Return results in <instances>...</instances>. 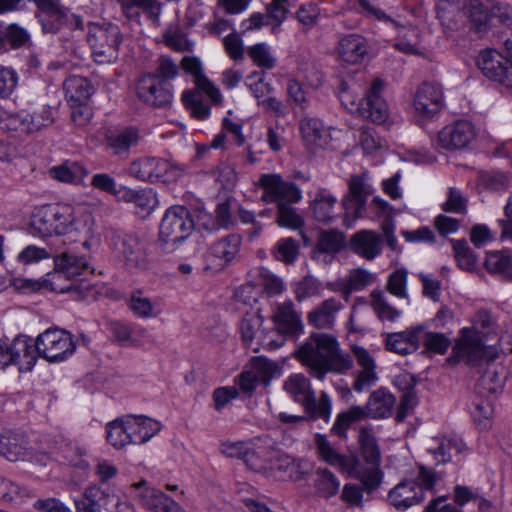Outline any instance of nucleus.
<instances>
[{
  "mask_svg": "<svg viewBox=\"0 0 512 512\" xmlns=\"http://www.w3.org/2000/svg\"><path fill=\"white\" fill-rule=\"evenodd\" d=\"M2 29L5 37L6 46L9 45L11 49H18L24 47L30 42V35L26 29L18 24L12 23L5 25L2 23Z\"/></svg>",
  "mask_w": 512,
  "mask_h": 512,
  "instance_id": "obj_52",
  "label": "nucleus"
},
{
  "mask_svg": "<svg viewBox=\"0 0 512 512\" xmlns=\"http://www.w3.org/2000/svg\"><path fill=\"white\" fill-rule=\"evenodd\" d=\"M87 40L97 63L106 64L118 59L122 33L117 25L112 23L93 25Z\"/></svg>",
  "mask_w": 512,
  "mask_h": 512,
  "instance_id": "obj_7",
  "label": "nucleus"
},
{
  "mask_svg": "<svg viewBox=\"0 0 512 512\" xmlns=\"http://www.w3.org/2000/svg\"><path fill=\"white\" fill-rule=\"evenodd\" d=\"M352 352L359 367L354 373L352 388L354 391L361 393L377 383L379 379L377 365L374 358L365 348L354 345Z\"/></svg>",
  "mask_w": 512,
  "mask_h": 512,
  "instance_id": "obj_18",
  "label": "nucleus"
},
{
  "mask_svg": "<svg viewBox=\"0 0 512 512\" xmlns=\"http://www.w3.org/2000/svg\"><path fill=\"white\" fill-rule=\"evenodd\" d=\"M344 308L336 298H329L315 306L307 316L309 325L318 329H330L334 326L336 315Z\"/></svg>",
  "mask_w": 512,
  "mask_h": 512,
  "instance_id": "obj_26",
  "label": "nucleus"
},
{
  "mask_svg": "<svg viewBox=\"0 0 512 512\" xmlns=\"http://www.w3.org/2000/svg\"><path fill=\"white\" fill-rule=\"evenodd\" d=\"M424 499L423 488L415 480H403L388 494V500L398 510H405Z\"/></svg>",
  "mask_w": 512,
  "mask_h": 512,
  "instance_id": "obj_24",
  "label": "nucleus"
},
{
  "mask_svg": "<svg viewBox=\"0 0 512 512\" xmlns=\"http://www.w3.org/2000/svg\"><path fill=\"white\" fill-rule=\"evenodd\" d=\"M121 10L129 20L140 23V12L143 11L154 23L158 21L161 4L158 0H118Z\"/></svg>",
  "mask_w": 512,
  "mask_h": 512,
  "instance_id": "obj_30",
  "label": "nucleus"
},
{
  "mask_svg": "<svg viewBox=\"0 0 512 512\" xmlns=\"http://www.w3.org/2000/svg\"><path fill=\"white\" fill-rule=\"evenodd\" d=\"M371 306L381 320L395 321L400 316V311L391 306L380 290L371 292Z\"/></svg>",
  "mask_w": 512,
  "mask_h": 512,
  "instance_id": "obj_47",
  "label": "nucleus"
},
{
  "mask_svg": "<svg viewBox=\"0 0 512 512\" xmlns=\"http://www.w3.org/2000/svg\"><path fill=\"white\" fill-rule=\"evenodd\" d=\"M115 495L99 485H90L85 489L83 497L75 500L76 512H102L108 505L116 502Z\"/></svg>",
  "mask_w": 512,
  "mask_h": 512,
  "instance_id": "obj_25",
  "label": "nucleus"
},
{
  "mask_svg": "<svg viewBox=\"0 0 512 512\" xmlns=\"http://www.w3.org/2000/svg\"><path fill=\"white\" fill-rule=\"evenodd\" d=\"M63 86L67 100L75 104L86 103L94 92L89 80L77 75L68 77Z\"/></svg>",
  "mask_w": 512,
  "mask_h": 512,
  "instance_id": "obj_38",
  "label": "nucleus"
},
{
  "mask_svg": "<svg viewBox=\"0 0 512 512\" xmlns=\"http://www.w3.org/2000/svg\"><path fill=\"white\" fill-rule=\"evenodd\" d=\"M270 469L287 474L293 481H299L304 475L302 461L295 460L285 453L277 452L270 460Z\"/></svg>",
  "mask_w": 512,
  "mask_h": 512,
  "instance_id": "obj_40",
  "label": "nucleus"
},
{
  "mask_svg": "<svg viewBox=\"0 0 512 512\" xmlns=\"http://www.w3.org/2000/svg\"><path fill=\"white\" fill-rule=\"evenodd\" d=\"M181 65L186 73L195 77V84L198 90L205 93L213 103H221L222 95L219 89L203 75L201 62L197 58L185 56L181 61Z\"/></svg>",
  "mask_w": 512,
  "mask_h": 512,
  "instance_id": "obj_28",
  "label": "nucleus"
},
{
  "mask_svg": "<svg viewBox=\"0 0 512 512\" xmlns=\"http://www.w3.org/2000/svg\"><path fill=\"white\" fill-rule=\"evenodd\" d=\"M408 272L405 269L393 271L387 279V291L399 299L409 300L407 292Z\"/></svg>",
  "mask_w": 512,
  "mask_h": 512,
  "instance_id": "obj_53",
  "label": "nucleus"
},
{
  "mask_svg": "<svg viewBox=\"0 0 512 512\" xmlns=\"http://www.w3.org/2000/svg\"><path fill=\"white\" fill-rule=\"evenodd\" d=\"M467 14L472 28L478 32H484L490 21V14L478 0H470L467 5Z\"/></svg>",
  "mask_w": 512,
  "mask_h": 512,
  "instance_id": "obj_49",
  "label": "nucleus"
},
{
  "mask_svg": "<svg viewBox=\"0 0 512 512\" xmlns=\"http://www.w3.org/2000/svg\"><path fill=\"white\" fill-rule=\"evenodd\" d=\"M300 132L308 145H321L322 139L326 134L322 122L317 118L309 116L301 119Z\"/></svg>",
  "mask_w": 512,
  "mask_h": 512,
  "instance_id": "obj_46",
  "label": "nucleus"
},
{
  "mask_svg": "<svg viewBox=\"0 0 512 512\" xmlns=\"http://www.w3.org/2000/svg\"><path fill=\"white\" fill-rule=\"evenodd\" d=\"M314 487L319 496L331 498L339 492L340 481L328 468L320 467L315 471Z\"/></svg>",
  "mask_w": 512,
  "mask_h": 512,
  "instance_id": "obj_42",
  "label": "nucleus"
},
{
  "mask_svg": "<svg viewBox=\"0 0 512 512\" xmlns=\"http://www.w3.org/2000/svg\"><path fill=\"white\" fill-rule=\"evenodd\" d=\"M493 321L491 314L487 310H481L474 317V328H463L460 337L452 348V354L448 361L452 364L460 361L466 362L470 366H477L484 359L486 347L482 343L477 329H488Z\"/></svg>",
  "mask_w": 512,
  "mask_h": 512,
  "instance_id": "obj_3",
  "label": "nucleus"
},
{
  "mask_svg": "<svg viewBox=\"0 0 512 512\" xmlns=\"http://www.w3.org/2000/svg\"><path fill=\"white\" fill-rule=\"evenodd\" d=\"M322 284L312 276H306L299 281L295 288V295L298 301L320 296L322 293Z\"/></svg>",
  "mask_w": 512,
  "mask_h": 512,
  "instance_id": "obj_60",
  "label": "nucleus"
},
{
  "mask_svg": "<svg viewBox=\"0 0 512 512\" xmlns=\"http://www.w3.org/2000/svg\"><path fill=\"white\" fill-rule=\"evenodd\" d=\"M166 166V160L158 157H141L131 162L128 173L131 177L155 183L162 177L160 172Z\"/></svg>",
  "mask_w": 512,
  "mask_h": 512,
  "instance_id": "obj_27",
  "label": "nucleus"
},
{
  "mask_svg": "<svg viewBox=\"0 0 512 512\" xmlns=\"http://www.w3.org/2000/svg\"><path fill=\"white\" fill-rule=\"evenodd\" d=\"M337 50L340 59L349 64L361 62L368 52L365 38L358 34H348L342 37Z\"/></svg>",
  "mask_w": 512,
  "mask_h": 512,
  "instance_id": "obj_29",
  "label": "nucleus"
},
{
  "mask_svg": "<svg viewBox=\"0 0 512 512\" xmlns=\"http://www.w3.org/2000/svg\"><path fill=\"white\" fill-rule=\"evenodd\" d=\"M74 217L70 207L56 204L44 205L32 215L30 229L33 235L47 237L70 231Z\"/></svg>",
  "mask_w": 512,
  "mask_h": 512,
  "instance_id": "obj_6",
  "label": "nucleus"
},
{
  "mask_svg": "<svg viewBox=\"0 0 512 512\" xmlns=\"http://www.w3.org/2000/svg\"><path fill=\"white\" fill-rule=\"evenodd\" d=\"M35 362L41 356L49 362H60L67 359L75 351L72 335L60 329H48L33 340Z\"/></svg>",
  "mask_w": 512,
  "mask_h": 512,
  "instance_id": "obj_9",
  "label": "nucleus"
},
{
  "mask_svg": "<svg viewBox=\"0 0 512 512\" xmlns=\"http://www.w3.org/2000/svg\"><path fill=\"white\" fill-rule=\"evenodd\" d=\"M359 444L364 461L370 466H380L381 452L377 440L370 430L361 428L359 432Z\"/></svg>",
  "mask_w": 512,
  "mask_h": 512,
  "instance_id": "obj_43",
  "label": "nucleus"
},
{
  "mask_svg": "<svg viewBox=\"0 0 512 512\" xmlns=\"http://www.w3.org/2000/svg\"><path fill=\"white\" fill-rule=\"evenodd\" d=\"M51 178L64 183L81 184L88 176V169L80 162L66 161L48 171Z\"/></svg>",
  "mask_w": 512,
  "mask_h": 512,
  "instance_id": "obj_36",
  "label": "nucleus"
},
{
  "mask_svg": "<svg viewBox=\"0 0 512 512\" xmlns=\"http://www.w3.org/2000/svg\"><path fill=\"white\" fill-rule=\"evenodd\" d=\"M384 82L381 79H374L365 98L360 103L362 115L376 124L384 123L388 118V107L381 97Z\"/></svg>",
  "mask_w": 512,
  "mask_h": 512,
  "instance_id": "obj_19",
  "label": "nucleus"
},
{
  "mask_svg": "<svg viewBox=\"0 0 512 512\" xmlns=\"http://www.w3.org/2000/svg\"><path fill=\"white\" fill-rule=\"evenodd\" d=\"M182 100L191 108V113L195 118L204 120L210 115V108L201 102L200 93L198 91H185L182 94Z\"/></svg>",
  "mask_w": 512,
  "mask_h": 512,
  "instance_id": "obj_62",
  "label": "nucleus"
},
{
  "mask_svg": "<svg viewBox=\"0 0 512 512\" xmlns=\"http://www.w3.org/2000/svg\"><path fill=\"white\" fill-rule=\"evenodd\" d=\"M382 237L372 230H360L350 238L349 247L358 256L371 261L382 252Z\"/></svg>",
  "mask_w": 512,
  "mask_h": 512,
  "instance_id": "obj_23",
  "label": "nucleus"
},
{
  "mask_svg": "<svg viewBox=\"0 0 512 512\" xmlns=\"http://www.w3.org/2000/svg\"><path fill=\"white\" fill-rule=\"evenodd\" d=\"M194 227V220L185 206L168 208L159 226L157 247L164 253H173L190 237Z\"/></svg>",
  "mask_w": 512,
  "mask_h": 512,
  "instance_id": "obj_2",
  "label": "nucleus"
},
{
  "mask_svg": "<svg viewBox=\"0 0 512 512\" xmlns=\"http://www.w3.org/2000/svg\"><path fill=\"white\" fill-rule=\"evenodd\" d=\"M283 389L295 402L304 407L305 412L310 418L329 421L332 410V402L329 395L322 391L319 399H316L310 380L305 375L302 373L291 374L284 381Z\"/></svg>",
  "mask_w": 512,
  "mask_h": 512,
  "instance_id": "obj_4",
  "label": "nucleus"
},
{
  "mask_svg": "<svg viewBox=\"0 0 512 512\" xmlns=\"http://www.w3.org/2000/svg\"><path fill=\"white\" fill-rule=\"evenodd\" d=\"M127 416L109 422L106 425V438L115 449H121L126 445L133 444Z\"/></svg>",
  "mask_w": 512,
  "mask_h": 512,
  "instance_id": "obj_39",
  "label": "nucleus"
},
{
  "mask_svg": "<svg viewBox=\"0 0 512 512\" xmlns=\"http://www.w3.org/2000/svg\"><path fill=\"white\" fill-rule=\"evenodd\" d=\"M337 198L325 189H319L310 204V210L315 220L329 223L336 217L335 205Z\"/></svg>",
  "mask_w": 512,
  "mask_h": 512,
  "instance_id": "obj_35",
  "label": "nucleus"
},
{
  "mask_svg": "<svg viewBox=\"0 0 512 512\" xmlns=\"http://www.w3.org/2000/svg\"><path fill=\"white\" fill-rule=\"evenodd\" d=\"M272 253L275 259L286 264H291L298 256L299 244L291 237L282 238L277 241Z\"/></svg>",
  "mask_w": 512,
  "mask_h": 512,
  "instance_id": "obj_50",
  "label": "nucleus"
},
{
  "mask_svg": "<svg viewBox=\"0 0 512 512\" xmlns=\"http://www.w3.org/2000/svg\"><path fill=\"white\" fill-rule=\"evenodd\" d=\"M396 398L385 388L373 391L367 401L368 415L373 419H384L392 415Z\"/></svg>",
  "mask_w": 512,
  "mask_h": 512,
  "instance_id": "obj_33",
  "label": "nucleus"
},
{
  "mask_svg": "<svg viewBox=\"0 0 512 512\" xmlns=\"http://www.w3.org/2000/svg\"><path fill=\"white\" fill-rule=\"evenodd\" d=\"M133 444H143L155 436L162 428L160 422L144 415H127Z\"/></svg>",
  "mask_w": 512,
  "mask_h": 512,
  "instance_id": "obj_32",
  "label": "nucleus"
},
{
  "mask_svg": "<svg viewBox=\"0 0 512 512\" xmlns=\"http://www.w3.org/2000/svg\"><path fill=\"white\" fill-rule=\"evenodd\" d=\"M477 66L486 77L512 87V69L508 70L507 58L498 51H482L477 58Z\"/></svg>",
  "mask_w": 512,
  "mask_h": 512,
  "instance_id": "obj_17",
  "label": "nucleus"
},
{
  "mask_svg": "<svg viewBox=\"0 0 512 512\" xmlns=\"http://www.w3.org/2000/svg\"><path fill=\"white\" fill-rule=\"evenodd\" d=\"M0 454L11 462L24 458L26 450L24 446L15 438L10 436H0Z\"/></svg>",
  "mask_w": 512,
  "mask_h": 512,
  "instance_id": "obj_57",
  "label": "nucleus"
},
{
  "mask_svg": "<svg viewBox=\"0 0 512 512\" xmlns=\"http://www.w3.org/2000/svg\"><path fill=\"white\" fill-rule=\"evenodd\" d=\"M240 245L241 237L238 234H230L214 242L206 254V269H224L238 254Z\"/></svg>",
  "mask_w": 512,
  "mask_h": 512,
  "instance_id": "obj_16",
  "label": "nucleus"
},
{
  "mask_svg": "<svg viewBox=\"0 0 512 512\" xmlns=\"http://www.w3.org/2000/svg\"><path fill=\"white\" fill-rule=\"evenodd\" d=\"M53 259L54 271L48 273L45 279L46 286H49L51 290H63L58 283L61 277L77 279L78 276L90 269L86 258L69 251L62 252L59 255L54 254Z\"/></svg>",
  "mask_w": 512,
  "mask_h": 512,
  "instance_id": "obj_12",
  "label": "nucleus"
},
{
  "mask_svg": "<svg viewBox=\"0 0 512 512\" xmlns=\"http://www.w3.org/2000/svg\"><path fill=\"white\" fill-rule=\"evenodd\" d=\"M295 358L319 380L329 372L344 374L353 367L352 357L341 351L335 337L325 333H312L295 351Z\"/></svg>",
  "mask_w": 512,
  "mask_h": 512,
  "instance_id": "obj_1",
  "label": "nucleus"
},
{
  "mask_svg": "<svg viewBox=\"0 0 512 512\" xmlns=\"http://www.w3.org/2000/svg\"><path fill=\"white\" fill-rule=\"evenodd\" d=\"M18 74L11 68L0 65V98H9L18 85Z\"/></svg>",
  "mask_w": 512,
  "mask_h": 512,
  "instance_id": "obj_63",
  "label": "nucleus"
},
{
  "mask_svg": "<svg viewBox=\"0 0 512 512\" xmlns=\"http://www.w3.org/2000/svg\"><path fill=\"white\" fill-rule=\"evenodd\" d=\"M277 223L279 226L290 229H300L304 225L303 218L297 210L286 203H279L277 206Z\"/></svg>",
  "mask_w": 512,
  "mask_h": 512,
  "instance_id": "obj_54",
  "label": "nucleus"
},
{
  "mask_svg": "<svg viewBox=\"0 0 512 512\" xmlns=\"http://www.w3.org/2000/svg\"><path fill=\"white\" fill-rule=\"evenodd\" d=\"M366 204V200L345 195L342 199L344 221L354 222L355 220L362 218L366 209Z\"/></svg>",
  "mask_w": 512,
  "mask_h": 512,
  "instance_id": "obj_61",
  "label": "nucleus"
},
{
  "mask_svg": "<svg viewBox=\"0 0 512 512\" xmlns=\"http://www.w3.org/2000/svg\"><path fill=\"white\" fill-rule=\"evenodd\" d=\"M425 348L433 353L445 354L451 342L443 333L425 332L423 330L422 340Z\"/></svg>",
  "mask_w": 512,
  "mask_h": 512,
  "instance_id": "obj_59",
  "label": "nucleus"
},
{
  "mask_svg": "<svg viewBox=\"0 0 512 512\" xmlns=\"http://www.w3.org/2000/svg\"><path fill=\"white\" fill-rule=\"evenodd\" d=\"M375 280L376 277L368 270L363 268L352 269L346 276L347 286L350 294L354 291H361L365 289L367 286L374 283Z\"/></svg>",
  "mask_w": 512,
  "mask_h": 512,
  "instance_id": "obj_55",
  "label": "nucleus"
},
{
  "mask_svg": "<svg viewBox=\"0 0 512 512\" xmlns=\"http://www.w3.org/2000/svg\"><path fill=\"white\" fill-rule=\"evenodd\" d=\"M139 132L136 128H125L122 130L109 131L105 135L108 147L114 155L127 154L129 149L139 142Z\"/></svg>",
  "mask_w": 512,
  "mask_h": 512,
  "instance_id": "obj_34",
  "label": "nucleus"
},
{
  "mask_svg": "<svg viewBox=\"0 0 512 512\" xmlns=\"http://www.w3.org/2000/svg\"><path fill=\"white\" fill-rule=\"evenodd\" d=\"M131 488L141 505L153 512H185L182 507L164 492L147 485L146 480L133 483Z\"/></svg>",
  "mask_w": 512,
  "mask_h": 512,
  "instance_id": "obj_13",
  "label": "nucleus"
},
{
  "mask_svg": "<svg viewBox=\"0 0 512 512\" xmlns=\"http://www.w3.org/2000/svg\"><path fill=\"white\" fill-rule=\"evenodd\" d=\"M453 250L460 269L469 272L475 270L477 257L465 240L453 241Z\"/></svg>",
  "mask_w": 512,
  "mask_h": 512,
  "instance_id": "obj_51",
  "label": "nucleus"
},
{
  "mask_svg": "<svg viewBox=\"0 0 512 512\" xmlns=\"http://www.w3.org/2000/svg\"><path fill=\"white\" fill-rule=\"evenodd\" d=\"M18 365L19 370L31 371L35 365V349L33 339L18 335L12 340L0 338V369Z\"/></svg>",
  "mask_w": 512,
  "mask_h": 512,
  "instance_id": "obj_8",
  "label": "nucleus"
},
{
  "mask_svg": "<svg viewBox=\"0 0 512 512\" xmlns=\"http://www.w3.org/2000/svg\"><path fill=\"white\" fill-rule=\"evenodd\" d=\"M272 321L279 333L295 335L302 330L301 314L296 311L294 303L286 300L273 308Z\"/></svg>",
  "mask_w": 512,
  "mask_h": 512,
  "instance_id": "obj_22",
  "label": "nucleus"
},
{
  "mask_svg": "<svg viewBox=\"0 0 512 512\" xmlns=\"http://www.w3.org/2000/svg\"><path fill=\"white\" fill-rule=\"evenodd\" d=\"M258 186L263 189L261 200L265 203H297L302 198L299 187L285 181L279 174H262Z\"/></svg>",
  "mask_w": 512,
  "mask_h": 512,
  "instance_id": "obj_10",
  "label": "nucleus"
},
{
  "mask_svg": "<svg viewBox=\"0 0 512 512\" xmlns=\"http://www.w3.org/2000/svg\"><path fill=\"white\" fill-rule=\"evenodd\" d=\"M484 266L491 275L502 281L512 282V251L487 252Z\"/></svg>",
  "mask_w": 512,
  "mask_h": 512,
  "instance_id": "obj_31",
  "label": "nucleus"
},
{
  "mask_svg": "<svg viewBox=\"0 0 512 512\" xmlns=\"http://www.w3.org/2000/svg\"><path fill=\"white\" fill-rule=\"evenodd\" d=\"M464 446L463 441L458 437H436L432 439L428 452L438 463H447L451 460L452 453L462 452Z\"/></svg>",
  "mask_w": 512,
  "mask_h": 512,
  "instance_id": "obj_37",
  "label": "nucleus"
},
{
  "mask_svg": "<svg viewBox=\"0 0 512 512\" xmlns=\"http://www.w3.org/2000/svg\"><path fill=\"white\" fill-rule=\"evenodd\" d=\"M136 95L143 103L166 108L173 100L172 85L156 74H145L139 78L136 85Z\"/></svg>",
  "mask_w": 512,
  "mask_h": 512,
  "instance_id": "obj_11",
  "label": "nucleus"
},
{
  "mask_svg": "<svg viewBox=\"0 0 512 512\" xmlns=\"http://www.w3.org/2000/svg\"><path fill=\"white\" fill-rule=\"evenodd\" d=\"M111 245L114 255L127 271L136 273L149 268L148 244L142 235L115 231L111 235Z\"/></svg>",
  "mask_w": 512,
  "mask_h": 512,
  "instance_id": "obj_5",
  "label": "nucleus"
},
{
  "mask_svg": "<svg viewBox=\"0 0 512 512\" xmlns=\"http://www.w3.org/2000/svg\"><path fill=\"white\" fill-rule=\"evenodd\" d=\"M345 246V234L338 230L323 231L317 239V249L322 253L336 254Z\"/></svg>",
  "mask_w": 512,
  "mask_h": 512,
  "instance_id": "obj_45",
  "label": "nucleus"
},
{
  "mask_svg": "<svg viewBox=\"0 0 512 512\" xmlns=\"http://www.w3.org/2000/svg\"><path fill=\"white\" fill-rule=\"evenodd\" d=\"M68 9L60 6L49 12L38 13L37 18L42 26L44 33H57L61 27L66 23L68 16Z\"/></svg>",
  "mask_w": 512,
  "mask_h": 512,
  "instance_id": "obj_44",
  "label": "nucleus"
},
{
  "mask_svg": "<svg viewBox=\"0 0 512 512\" xmlns=\"http://www.w3.org/2000/svg\"><path fill=\"white\" fill-rule=\"evenodd\" d=\"M474 126L466 120H459L443 127L437 135L438 145L449 151L462 150L474 140Z\"/></svg>",
  "mask_w": 512,
  "mask_h": 512,
  "instance_id": "obj_14",
  "label": "nucleus"
},
{
  "mask_svg": "<svg viewBox=\"0 0 512 512\" xmlns=\"http://www.w3.org/2000/svg\"><path fill=\"white\" fill-rule=\"evenodd\" d=\"M413 106L418 116L432 119L444 106L442 87L435 83H422L415 93Z\"/></svg>",
  "mask_w": 512,
  "mask_h": 512,
  "instance_id": "obj_15",
  "label": "nucleus"
},
{
  "mask_svg": "<svg viewBox=\"0 0 512 512\" xmlns=\"http://www.w3.org/2000/svg\"><path fill=\"white\" fill-rule=\"evenodd\" d=\"M262 325V319L257 314L246 313L240 323L241 337L245 345H250Z\"/></svg>",
  "mask_w": 512,
  "mask_h": 512,
  "instance_id": "obj_64",
  "label": "nucleus"
},
{
  "mask_svg": "<svg viewBox=\"0 0 512 512\" xmlns=\"http://www.w3.org/2000/svg\"><path fill=\"white\" fill-rule=\"evenodd\" d=\"M130 308L133 313L140 318H150L155 316L154 306L150 298L145 297L140 290L134 291L130 299Z\"/></svg>",
  "mask_w": 512,
  "mask_h": 512,
  "instance_id": "obj_58",
  "label": "nucleus"
},
{
  "mask_svg": "<svg viewBox=\"0 0 512 512\" xmlns=\"http://www.w3.org/2000/svg\"><path fill=\"white\" fill-rule=\"evenodd\" d=\"M423 326L410 327L401 332L388 333L385 337L386 350L399 355L417 351L422 340Z\"/></svg>",
  "mask_w": 512,
  "mask_h": 512,
  "instance_id": "obj_20",
  "label": "nucleus"
},
{
  "mask_svg": "<svg viewBox=\"0 0 512 512\" xmlns=\"http://www.w3.org/2000/svg\"><path fill=\"white\" fill-rule=\"evenodd\" d=\"M29 496L27 489L19 484L0 477V502L11 503Z\"/></svg>",
  "mask_w": 512,
  "mask_h": 512,
  "instance_id": "obj_56",
  "label": "nucleus"
},
{
  "mask_svg": "<svg viewBox=\"0 0 512 512\" xmlns=\"http://www.w3.org/2000/svg\"><path fill=\"white\" fill-rule=\"evenodd\" d=\"M347 473L358 479L362 484V489L367 493H373L376 491L383 480V472L380 469V466H370L362 469L358 458L355 471Z\"/></svg>",
  "mask_w": 512,
  "mask_h": 512,
  "instance_id": "obj_41",
  "label": "nucleus"
},
{
  "mask_svg": "<svg viewBox=\"0 0 512 512\" xmlns=\"http://www.w3.org/2000/svg\"><path fill=\"white\" fill-rule=\"evenodd\" d=\"M314 444L320 460L331 466L339 467L344 472L355 471L357 457L339 453L326 435L316 434Z\"/></svg>",
  "mask_w": 512,
  "mask_h": 512,
  "instance_id": "obj_21",
  "label": "nucleus"
},
{
  "mask_svg": "<svg viewBox=\"0 0 512 512\" xmlns=\"http://www.w3.org/2000/svg\"><path fill=\"white\" fill-rule=\"evenodd\" d=\"M59 285L63 290H54L58 293H72L78 299H87L93 295V287L82 279H72L71 277H61Z\"/></svg>",
  "mask_w": 512,
  "mask_h": 512,
  "instance_id": "obj_48",
  "label": "nucleus"
}]
</instances>
